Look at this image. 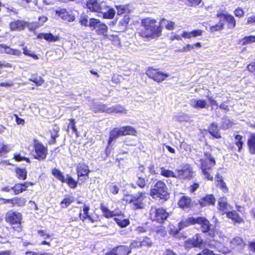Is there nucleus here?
I'll return each instance as SVG.
<instances>
[{
	"label": "nucleus",
	"instance_id": "obj_12",
	"mask_svg": "<svg viewBox=\"0 0 255 255\" xmlns=\"http://www.w3.org/2000/svg\"><path fill=\"white\" fill-rule=\"evenodd\" d=\"M77 172L79 179L84 182L88 177L90 170L87 165L84 163H79L77 166Z\"/></svg>",
	"mask_w": 255,
	"mask_h": 255
},
{
	"label": "nucleus",
	"instance_id": "obj_18",
	"mask_svg": "<svg viewBox=\"0 0 255 255\" xmlns=\"http://www.w3.org/2000/svg\"><path fill=\"white\" fill-rule=\"evenodd\" d=\"M33 184L31 182H24V183H18L12 187V190L14 192L15 195H17L24 191H25L28 187L29 185H32Z\"/></svg>",
	"mask_w": 255,
	"mask_h": 255
},
{
	"label": "nucleus",
	"instance_id": "obj_38",
	"mask_svg": "<svg viewBox=\"0 0 255 255\" xmlns=\"http://www.w3.org/2000/svg\"><path fill=\"white\" fill-rule=\"evenodd\" d=\"M52 174L62 182L64 183L65 182L64 176L59 169L56 168L53 169L52 171Z\"/></svg>",
	"mask_w": 255,
	"mask_h": 255
},
{
	"label": "nucleus",
	"instance_id": "obj_64",
	"mask_svg": "<svg viewBox=\"0 0 255 255\" xmlns=\"http://www.w3.org/2000/svg\"><path fill=\"white\" fill-rule=\"evenodd\" d=\"M200 253L202 255H214L213 252L208 249H204Z\"/></svg>",
	"mask_w": 255,
	"mask_h": 255
},
{
	"label": "nucleus",
	"instance_id": "obj_50",
	"mask_svg": "<svg viewBox=\"0 0 255 255\" xmlns=\"http://www.w3.org/2000/svg\"><path fill=\"white\" fill-rule=\"evenodd\" d=\"M23 53L24 55L32 57L33 59L36 60L38 59L37 55L33 54L31 51L28 50L26 47H23Z\"/></svg>",
	"mask_w": 255,
	"mask_h": 255
},
{
	"label": "nucleus",
	"instance_id": "obj_24",
	"mask_svg": "<svg viewBox=\"0 0 255 255\" xmlns=\"http://www.w3.org/2000/svg\"><path fill=\"white\" fill-rule=\"evenodd\" d=\"M189 103L192 107L195 108H204L207 105V102L204 100L192 99Z\"/></svg>",
	"mask_w": 255,
	"mask_h": 255
},
{
	"label": "nucleus",
	"instance_id": "obj_45",
	"mask_svg": "<svg viewBox=\"0 0 255 255\" xmlns=\"http://www.w3.org/2000/svg\"><path fill=\"white\" fill-rule=\"evenodd\" d=\"M71 188H75L77 187V182L71 177H68L65 179V182Z\"/></svg>",
	"mask_w": 255,
	"mask_h": 255
},
{
	"label": "nucleus",
	"instance_id": "obj_53",
	"mask_svg": "<svg viewBox=\"0 0 255 255\" xmlns=\"http://www.w3.org/2000/svg\"><path fill=\"white\" fill-rule=\"evenodd\" d=\"M201 2V0H185V3L190 6H196Z\"/></svg>",
	"mask_w": 255,
	"mask_h": 255
},
{
	"label": "nucleus",
	"instance_id": "obj_16",
	"mask_svg": "<svg viewBox=\"0 0 255 255\" xmlns=\"http://www.w3.org/2000/svg\"><path fill=\"white\" fill-rule=\"evenodd\" d=\"M218 206L220 210L227 213L233 209V206L228 203L227 198L225 197H221L218 200Z\"/></svg>",
	"mask_w": 255,
	"mask_h": 255
},
{
	"label": "nucleus",
	"instance_id": "obj_15",
	"mask_svg": "<svg viewBox=\"0 0 255 255\" xmlns=\"http://www.w3.org/2000/svg\"><path fill=\"white\" fill-rule=\"evenodd\" d=\"M100 209L104 216L107 218H110L115 216H120L121 215V211L119 210L112 211L106 207L103 203L101 204Z\"/></svg>",
	"mask_w": 255,
	"mask_h": 255
},
{
	"label": "nucleus",
	"instance_id": "obj_4",
	"mask_svg": "<svg viewBox=\"0 0 255 255\" xmlns=\"http://www.w3.org/2000/svg\"><path fill=\"white\" fill-rule=\"evenodd\" d=\"M146 198L145 192H138L137 194L128 196L125 200L132 204L134 209H143L145 206V200Z\"/></svg>",
	"mask_w": 255,
	"mask_h": 255
},
{
	"label": "nucleus",
	"instance_id": "obj_48",
	"mask_svg": "<svg viewBox=\"0 0 255 255\" xmlns=\"http://www.w3.org/2000/svg\"><path fill=\"white\" fill-rule=\"evenodd\" d=\"M243 45H246L255 42V36L251 35L245 37L243 39Z\"/></svg>",
	"mask_w": 255,
	"mask_h": 255
},
{
	"label": "nucleus",
	"instance_id": "obj_40",
	"mask_svg": "<svg viewBox=\"0 0 255 255\" xmlns=\"http://www.w3.org/2000/svg\"><path fill=\"white\" fill-rule=\"evenodd\" d=\"M160 26H165L166 29L168 30H172L174 28V23L172 21H168L165 19H162L160 21Z\"/></svg>",
	"mask_w": 255,
	"mask_h": 255
},
{
	"label": "nucleus",
	"instance_id": "obj_5",
	"mask_svg": "<svg viewBox=\"0 0 255 255\" xmlns=\"http://www.w3.org/2000/svg\"><path fill=\"white\" fill-rule=\"evenodd\" d=\"M33 152L32 155L33 157L38 160H44L48 154V148L44 146L42 143L34 139L33 140Z\"/></svg>",
	"mask_w": 255,
	"mask_h": 255
},
{
	"label": "nucleus",
	"instance_id": "obj_44",
	"mask_svg": "<svg viewBox=\"0 0 255 255\" xmlns=\"http://www.w3.org/2000/svg\"><path fill=\"white\" fill-rule=\"evenodd\" d=\"M26 200L23 198H13V205H17L18 206H23L25 205Z\"/></svg>",
	"mask_w": 255,
	"mask_h": 255
},
{
	"label": "nucleus",
	"instance_id": "obj_27",
	"mask_svg": "<svg viewBox=\"0 0 255 255\" xmlns=\"http://www.w3.org/2000/svg\"><path fill=\"white\" fill-rule=\"evenodd\" d=\"M121 134L122 135H134L136 132L134 128L131 126H125L121 127Z\"/></svg>",
	"mask_w": 255,
	"mask_h": 255
},
{
	"label": "nucleus",
	"instance_id": "obj_29",
	"mask_svg": "<svg viewBox=\"0 0 255 255\" xmlns=\"http://www.w3.org/2000/svg\"><path fill=\"white\" fill-rule=\"evenodd\" d=\"M227 217L232 219L234 222L241 223L243 222V219L239 216L235 211H228L227 213Z\"/></svg>",
	"mask_w": 255,
	"mask_h": 255
},
{
	"label": "nucleus",
	"instance_id": "obj_62",
	"mask_svg": "<svg viewBox=\"0 0 255 255\" xmlns=\"http://www.w3.org/2000/svg\"><path fill=\"white\" fill-rule=\"evenodd\" d=\"M192 241V239H189L185 242L184 247L186 249H190L192 248H195Z\"/></svg>",
	"mask_w": 255,
	"mask_h": 255
},
{
	"label": "nucleus",
	"instance_id": "obj_52",
	"mask_svg": "<svg viewBox=\"0 0 255 255\" xmlns=\"http://www.w3.org/2000/svg\"><path fill=\"white\" fill-rule=\"evenodd\" d=\"M117 13L121 15L125 13H127L128 10V7L126 5L117 6Z\"/></svg>",
	"mask_w": 255,
	"mask_h": 255
},
{
	"label": "nucleus",
	"instance_id": "obj_54",
	"mask_svg": "<svg viewBox=\"0 0 255 255\" xmlns=\"http://www.w3.org/2000/svg\"><path fill=\"white\" fill-rule=\"evenodd\" d=\"M12 147L9 144H3L2 147L0 148V151L2 155L8 153L11 150Z\"/></svg>",
	"mask_w": 255,
	"mask_h": 255
},
{
	"label": "nucleus",
	"instance_id": "obj_37",
	"mask_svg": "<svg viewBox=\"0 0 255 255\" xmlns=\"http://www.w3.org/2000/svg\"><path fill=\"white\" fill-rule=\"evenodd\" d=\"M2 48L3 49V51L7 54L16 56H19L21 54V51L17 49H12L6 46H3Z\"/></svg>",
	"mask_w": 255,
	"mask_h": 255
},
{
	"label": "nucleus",
	"instance_id": "obj_28",
	"mask_svg": "<svg viewBox=\"0 0 255 255\" xmlns=\"http://www.w3.org/2000/svg\"><path fill=\"white\" fill-rule=\"evenodd\" d=\"M209 133L214 137L216 138H221V134L219 131L217 125L212 123L209 127Z\"/></svg>",
	"mask_w": 255,
	"mask_h": 255
},
{
	"label": "nucleus",
	"instance_id": "obj_25",
	"mask_svg": "<svg viewBox=\"0 0 255 255\" xmlns=\"http://www.w3.org/2000/svg\"><path fill=\"white\" fill-rule=\"evenodd\" d=\"M230 248L232 249H235L238 248L241 249L244 246V243L242 239L240 237H237L233 239L230 242Z\"/></svg>",
	"mask_w": 255,
	"mask_h": 255
},
{
	"label": "nucleus",
	"instance_id": "obj_13",
	"mask_svg": "<svg viewBox=\"0 0 255 255\" xmlns=\"http://www.w3.org/2000/svg\"><path fill=\"white\" fill-rule=\"evenodd\" d=\"M56 14L63 20L68 22L74 21L75 17L73 12L67 11L65 8H59L55 11Z\"/></svg>",
	"mask_w": 255,
	"mask_h": 255
},
{
	"label": "nucleus",
	"instance_id": "obj_17",
	"mask_svg": "<svg viewBox=\"0 0 255 255\" xmlns=\"http://www.w3.org/2000/svg\"><path fill=\"white\" fill-rule=\"evenodd\" d=\"M196 224L201 225L202 231L204 233H207L210 231L211 225L209 222L203 217H197Z\"/></svg>",
	"mask_w": 255,
	"mask_h": 255
},
{
	"label": "nucleus",
	"instance_id": "obj_3",
	"mask_svg": "<svg viewBox=\"0 0 255 255\" xmlns=\"http://www.w3.org/2000/svg\"><path fill=\"white\" fill-rule=\"evenodd\" d=\"M216 240L210 241L208 244V246L211 248H216L223 254H226L230 252V249L226 247L229 243V239L227 237L221 235L217 239V236H215Z\"/></svg>",
	"mask_w": 255,
	"mask_h": 255
},
{
	"label": "nucleus",
	"instance_id": "obj_34",
	"mask_svg": "<svg viewBox=\"0 0 255 255\" xmlns=\"http://www.w3.org/2000/svg\"><path fill=\"white\" fill-rule=\"evenodd\" d=\"M191 239L195 248H201L204 243L203 240L199 234H196Z\"/></svg>",
	"mask_w": 255,
	"mask_h": 255
},
{
	"label": "nucleus",
	"instance_id": "obj_11",
	"mask_svg": "<svg viewBox=\"0 0 255 255\" xmlns=\"http://www.w3.org/2000/svg\"><path fill=\"white\" fill-rule=\"evenodd\" d=\"M106 2L97 0H89L87 3V8L91 11L100 13L102 10H104Z\"/></svg>",
	"mask_w": 255,
	"mask_h": 255
},
{
	"label": "nucleus",
	"instance_id": "obj_51",
	"mask_svg": "<svg viewBox=\"0 0 255 255\" xmlns=\"http://www.w3.org/2000/svg\"><path fill=\"white\" fill-rule=\"evenodd\" d=\"M135 231L138 234H143L148 231L149 228L146 225L138 226L135 229Z\"/></svg>",
	"mask_w": 255,
	"mask_h": 255
},
{
	"label": "nucleus",
	"instance_id": "obj_8",
	"mask_svg": "<svg viewBox=\"0 0 255 255\" xmlns=\"http://www.w3.org/2000/svg\"><path fill=\"white\" fill-rule=\"evenodd\" d=\"M176 171L177 173V178L180 179L190 178L193 174L192 168L189 164L183 165L181 169H177Z\"/></svg>",
	"mask_w": 255,
	"mask_h": 255
},
{
	"label": "nucleus",
	"instance_id": "obj_47",
	"mask_svg": "<svg viewBox=\"0 0 255 255\" xmlns=\"http://www.w3.org/2000/svg\"><path fill=\"white\" fill-rule=\"evenodd\" d=\"M136 184L140 188H143L146 185V181L145 179L137 174V179L136 181Z\"/></svg>",
	"mask_w": 255,
	"mask_h": 255
},
{
	"label": "nucleus",
	"instance_id": "obj_56",
	"mask_svg": "<svg viewBox=\"0 0 255 255\" xmlns=\"http://www.w3.org/2000/svg\"><path fill=\"white\" fill-rule=\"evenodd\" d=\"M72 200L70 198H65L61 201L60 204L61 207L63 208H66L72 202Z\"/></svg>",
	"mask_w": 255,
	"mask_h": 255
},
{
	"label": "nucleus",
	"instance_id": "obj_49",
	"mask_svg": "<svg viewBox=\"0 0 255 255\" xmlns=\"http://www.w3.org/2000/svg\"><path fill=\"white\" fill-rule=\"evenodd\" d=\"M29 81L35 83L37 86H41L44 83V80L40 76L31 77L29 78Z\"/></svg>",
	"mask_w": 255,
	"mask_h": 255
},
{
	"label": "nucleus",
	"instance_id": "obj_57",
	"mask_svg": "<svg viewBox=\"0 0 255 255\" xmlns=\"http://www.w3.org/2000/svg\"><path fill=\"white\" fill-rule=\"evenodd\" d=\"M223 27L224 24L220 22L214 26H211L210 30L211 32H214L222 29L223 28Z\"/></svg>",
	"mask_w": 255,
	"mask_h": 255
},
{
	"label": "nucleus",
	"instance_id": "obj_22",
	"mask_svg": "<svg viewBox=\"0 0 255 255\" xmlns=\"http://www.w3.org/2000/svg\"><path fill=\"white\" fill-rule=\"evenodd\" d=\"M104 9V10H102L100 12L102 14L103 18L107 19L113 18L116 13L115 9L109 8L106 3Z\"/></svg>",
	"mask_w": 255,
	"mask_h": 255
},
{
	"label": "nucleus",
	"instance_id": "obj_61",
	"mask_svg": "<svg viewBox=\"0 0 255 255\" xmlns=\"http://www.w3.org/2000/svg\"><path fill=\"white\" fill-rule=\"evenodd\" d=\"M234 14L236 16L240 18L244 15V11L241 8L238 7L235 10Z\"/></svg>",
	"mask_w": 255,
	"mask_h": 255
},
{
	"label": "nucleus",
	"instance_id": "obj_30",
	"mask_svg": "<svg viewBox=\"0 0 255 255\" xmlns=\"http://www.w3.org/2000/svg\"><path fill=\"white\" fill-rule=\"evenodd\" d=\"M221 18H224L228 23V26L229 28H233L236 25V20L235 18L231 15L224 14L221 16Z\"/></svg>",
	"mask_w": 255,
	"mask_h": 255
},
{
	"label": "nucleus",
	"instance_id": "obj_7",
	"mask_svg": "<svg viewBox=\"0 0 255 255\" xmlns=\"http://www.w3.org/2000/svg\"><path fill=\"white\" fill-rule=\"evenodd\" d=\"M156 23V21L153 18H146L143 19L142 23L145 28V32L142 33V35L145 37L153 36L158 28Z\"/></svg>",
	"mask_w": 255,
	"mask_h": 255
},
{
	"label": "nucleus",
	"instance_id": "obj_31",
	"mask_svg": "<svg viewBox=\"0 0 255 255\" xmlns=\"http://www.w3.org/2000/svg\"><path fill=\"white\" fill-rule=\"evenodd\" d=\"M248 145L250 152L251 154H255V134H252L248 139Z\"/></svg>",
	"mask_w": 255,
	"mask_h": 255
},
{
	"label": "nucleus",
	"instance_id": "obj_21",
	"mask_svg": "<svg viewBox=\"0 0 255 255\" xmlns=\"http://www.w3.org/2000/svg\"><path fill=\"white\" fill-rule=\"evenodd\" d=\"M26 23L23 20H14L10 22V28L11 30H21L23 29Z\"/></svg>",
	"mask_w": 255,
	"mask_h": 255
},
{
	"label": "nucleus",
	"instance_id": "obj_26",
	"mask_svg": "<svg viewBox=\"0 0 255 255\" xmlns=\"http://www.w3.org/2000/svg\"><path fill=\"white\" fill-rule=\"evenodd\" d=\"M179 206L183 209L187 208L190 207L191 204V199L187 196H182L178 201Z\"/></svg>",
	"mask_w": 255,
	"mask_h": 255
},
{
	"label": "nucleus",
	"instance_id": "obj_20",
	"mask_svg": "<svg viewBox=\"0 0 255 255\" xmlns=\"http://www.w3.org/2000/svg\"><path fill=\"white\" fill-rule=\"evenodd\" d=\"M215 198L213 195H208L199 200V203L202 207L214 205L215 203Z\"/></svg>",
	"mask_w": 255,
	"mask_h": 255
},
{
	"label": "nucleus",
	"instance_id": "obj_46",
	"mask_svg": "<svg viewBox=\"0 0 255 255\" xmlns=\"http://www.w3.org/2000/svg\"><path fill=\"white\" fill-rule=\"evenodd\" d=\"M13 159H14L16 161H21L22 160L25 161L27 163H30V159L27 157L22 156L20 155V154L18 153H15L13 154Z\"/></svg>",
	"mask_w": 255,
	"mask_h": 255
},
{
	"label": "nucleus",
	"instance_id": "obj_63",
	"mask_svg": "<svg viewBox=\"0 0 255 255\" xmlns=\"http://www.w3.org/2000/svg\"><path fill=\"white\" fill-rule=\"evenodd\" d=\"M47 20V17L45 16H41L38 18V25L36 27H38L42 25Z\"/></svg>",
	"mask_w": 255,
	"mask_h": 255
},
{
	"label": "nucleus",
	"instance_id": "obj_55",
	"mask_svg": "<svg viewBox=\"0 0 255 255\" xmlns=\"http://www.w3.org/2000/svg\"><path fill=\"white\" fill-rule=\"evenodd\" d=\"M110 192L115 195L118 194L119 188L116 185H115L113 183L110 184L108 187Z\"/></svg>",
	"mask_w": 255,
	"mask_h": 255
},
{
	"label": "nucleus",
	"instance_id": "obj_35",
	"mask_svg": "<svg viewBox=\"0 0 255 255\" xmlns=\"http://www.w3.org/2000/svg\"><path fill=\"white\" fill-rule=\"evenodd\" d=\"M244 140L243 139V137L239 134H237L235 136V140L234 143L238 147V151L240 152L242 148V146L244 144Z\"/></svg>",
	"mask_w": 255,
	"mask_h": 255
},
{
	"label": "nucleus",
	"instance_id": "obj_36",
	"mask_svg": "<svg viewBox=\"0 0 255 255\" xmlns=\"http://www.w3.org/2000/svg\"><path fill=\"white\" fill-rule=\"evenodd\" d=\"M16 176L20 179L25 180L27 177V172L25 169L17 168L15 170Z\"/></svg>",
	"mask_w": 255,
	"mask_h": 255
},
{
	"label": "nucleus",
	"instance_id": "obj_23",
	"mask_svg": "<svg viewBox=\"0 0 255 255\" xmlns=\"http://www.w3.org/2000/svg\"><path fill=\"white\" fill-rule=\"evenodd\" d=\"M37 38L39 39H44L48 42H55L59 39V37L58 36L54 35L51 33H40L38 35Z\"/></svg>",
	"mask_w": 255,
	"mask_h": 255
},
{
	"label": "nucleus",
	"instance_id": "obj_2",
	"mask_svg": "<svg viewBox=\"0 0 255 255\" xmlns=\"http://www.w3.org/2000/svg\"><path fill=\"white\" fill-rule=\"evenodd\" d=\"M150 195L154 199L166 200L168 197V189L162 181H158L150 190Z\"/></svg>",
	"mask_w": 255,
	"mask_h": 255
},
{
	"label": "nucleus",
	"instance_id": "obj_6",
	"mask_svg": "<svg viewBox=\"0 0 255 255\" xmlns=\"http://www.w3.org/2000/svg\"><path fill=\"white\" fill-rule=\"evenodd\" d=\"M168 216L169 214L163 208L151 207L149 211V218L151 220L158 223H163Z\"/></svg>",
	"mask_w": 255,
	"mask_h": 255
},
{
	"label": "nucleus",
	"instance_id": "obj_9",
	"mask_svg": "<svg viewBox=\"0 0 255 255\" xmlns=\"http://www.w3.org/2000/svg\"><path fill=\"white\" fill-rule=\"evenodd\" d=\"M21 219L22 215L18 212L9 211L6 214V221L12 225H20Z\"/></svg>",
	"mask_w": 255,
	"mask_h": 255
},
{
	"label": "nucleus",
	"instance_id": "obj_19",
	"mask_svg": "<svg viewBox=\"0 0 255 255\" xmlns=\"http://www.w3.org/2000/svg\"><path fill=\"white\" fill-rule=\"evenodd\" d=\"M197 218L189 217L182 220L178 224L179 230H181L185 227L196 224Z\"/></svg>",
	"mask_w": 255,
	"mask_h": 255
},
{
	"label": "nucleus",
	"instance_id": "obj_32",
	"mask_svg": "<svg viewBox=\"0 0 255 255\" xmlns=\"http://www.w3.org/2000/svg\"><path fill=\"white\" fill-rule=\"evenodd\" d=\"M121 135H122L121 134L120 128H114L110 132V137L108 140V144L110 145L114 139L118 138L119 136Z\"/></svg>",
	"mask_w": 255,
	"mask_h": 255
},
{
	"label": "nucleus",
	"instance_id": "obj_42",
	"mask_svg": "<svg viewBox=\"0 0 255 255\" xmlns=\"http://www.w3.org/2000/svg\"><path fill=\"white\" fill-rule=\"evenodd\" d=\"M59 129L58 128L56 127L55 128H53V130L51 133V139L49 142L50 144H54L55 143L56 141V138L58 136V132H59Z\"/></svg>",
	"mask_w": 255,
	"mask_h": 255
},
{
	"label": "nucleus",
	"instance_id": "obj_43",
	"mask_svg": "<svg viewBox=\"0 0 255 255\" xmlns=\"http://www.w3.org/2000/svg\"><path fill=\"white\" fill-rule=\"evenodd\" d=\"M100 22L101 21L99 19L91 18L89 19L88 26L96 29Z\"/></svg>",
	"mask_w": 255,
	"mask_h": 255
},
{
	"label": "nucleus",
	"instance_id": "obj_1",
	"mask_svg": "<svg viewBox=\"0 0 255 255\" xmlns=\"http://www.w3.org/2000/svg\"><path fill=\"white\" fill-rule=\"evenodd\" d=\"M201 168L204 178L212 181L213 176L212 174V168L215 164L214 159L210 155H206V157L200 160Z\"/></svg>",
	"mask_w": 255,
	"mask_h": 255
},
{
	"label": "nucleus",
	"instance_id": "obj_33",
	"mask_svg": "<svg viewBox=\"0 0 255 255\" xmlns=\"http://www.w3.org/2000/svg\"><path fill=\"white\" fill-rule=\"evenodd\" d=\"M160 174L165 177H174L177 178V174L173 171L168 169H166L164 167L160 168Z\"/></svg>",
	"mask_w": 255,
	"mask_h": 255
},
{
	"label": "nucleus",
	"instance_id": "obj_58",
	"mask_svg": "<svg viewBox=\"0 0 255 255\" xmlns=\"http://www.w3.org/2000/svg\"><path fill=\"white\" fill-rule=\"evenodd\" d=\"M218 186L225 193L227 192L228 190L226 184L222 179L218 180Z\"/></svg>",
	"mask_w": 255,
	"mask_h": 255
},
{
	"label": "nucleus",
	"instance_id": "obj_14",
	"mask_svg": "<svg viewBox=\"0 0 255 255\" xmlns=\"http://www.w3.org/2000/svg\"><path fill=\"white\" fill-rule=\"evenodd\" d=\"M100 111L102 112H106L108 113H125L126 112L125 109L120 105H116L113 107L108 108L104 105H100Z\"/></svg>",
	"mask_w": 255,
	"mask_h": 255
},
{
	"label": "nucleus",
	"instance_id": "obj_59",
	"mask_svg": "<svg viewBox=\"0 0 255 255\" xmlns=\"http://www.w3.org/2000/svg\"><path fill=\"white\" fill-rule=\"evenodd\" d=\"M141 247L146 246L150 247L152 245V242L149 238L145 237L143 239V240L142 241H141Z\"/></svg>",
	"mask_w": 255,
	"mask_h": 255
},
{
	"label": "nucleus",
	"instance_id": "obj_39",
	"mask_svg": "<svg viewBox=\"0 0 255 255\" xmlns=\"http://www.w3.org/2000/svg\"><path fill=\"white\" fill-rule=\"evenodd\" d=\"M114 220L116 223L121 227L124 228L128 226L129 224V221L127 219H120L119 218H115Z\"/></svg>",
	"mask_w": 255,
	"mask_h": 255
},
{
	"label": "nucleus",
	"instance_id": "obj_60",
	"mask_svg": "<svg viewBox=\"0 0 255 255\" xmlns=\"http://www.w3.org/2000/svg\"><path fill=\"white\" fill-rule=\"evenodd\" d=\"M80 24L84 26H88L89 22L88 20V16L85 15H83L80 16Z\"/></svg>",
	"mask_w": 255,
	"mask_h": 255
},
{
	"label": "nucleus",
	"instance_id": "obj_10",
	"mask_svg": "<svg viewBox=\"0 0 255 255\" xmlns=\"http://www.w3.org/2000/svg\"><path fill=\"white\" fill-rule=\"evenodd\" d=\"M146 74L150 78L157 82L164 80L169 76L167 73L158 71L157 70L152 68L148 69Z\"/></svg>",
	"mask_w": 255,
	"mask_h": 255
},
{
	"label": "nucleus",
	"instance_id": "obj_41",
	"mask_svg": "<svg viewBox=\"0 0 255 255\" xmlns=\"http://www.w3.org/2000/svg\"><path fill=\"white\" fill-rule=\"evenodd\" d=\"M96 30L99 34H104L107 33L108 30V27L105 24L101 22L99 26H98L97 27Z\"/></svg>",
	"mask_w": 255,
	"mask_h": 255
}]
</instances>
